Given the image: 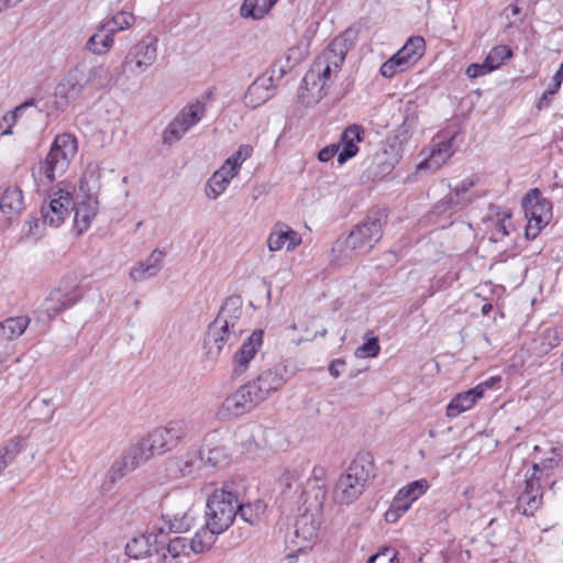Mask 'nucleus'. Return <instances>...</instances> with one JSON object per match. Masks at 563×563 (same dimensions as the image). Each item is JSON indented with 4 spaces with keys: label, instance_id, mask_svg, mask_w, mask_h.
Listing matches in <instances>:
<instances>
[{
    "label": "nucleus",
    "instance_id": "nucleus-1",
    "mask_svg": "<svg viewBox=\"0 0 563 563\" xmlns=\"http://www.w3.org/2000/svg\"><path fill=\"white\" fill-rule=\"evenodd\" d=\"M360 30L351 26L334 37L328 47L317 57L303 78V82L316 89V98L321 99L341 71L347 52L358 38Z\"/></svg>",
    "mask_w": 563,
    "mask_h": 563
},
{
    "label": "nucleus",
    "instance_id": "nucleus-2",
    "mask_svg": "<svg viewBox=\"0 0 563 563\" xmlns=\"http://www.w3.org/2000/svg\"><path fill=\"white\" fill-rule=\"evenodd\" d=\"M374 476V464L368 456L358 455L349 465L335 485L333 498L339 504L349 505L364 492L367 482Z\"/></svg>",
    "mask_w": 563,
    "mask_h": 563
},
{
    "label": "nucleus",
    "instance_id": "nucleus-3",
    "mask_svg": "<svg viewBox=\"0 0 563 563\" xmlns=\"http://www.w3.org/2000/svg\"><path fill=\"white\" fill-rule=\"evenodd\" d=\"M111 81V69L103 63L92 66L78 64L69 70L66 78L57 86L56 93L66 99H71L78 96L86 87L102 88Z\"/></svg>",
    "mask_w": 563,
    "mask_h": 563
},
{
    "label": "nucleus",
    "instance_id": "nucleus-4",
    "mask_svg": "<svg viewBox=\"0 0 563 563\" xmlns=\"http://www.w3.org/2000/svg\"><path fill=\"white\" fill-rule=\"evenodd\" d=\"M195 426L187 420H172L164 427L152 430L146 438L139 441V445L150 460L170 451L179 441L194 434Z\"/></svg>",
    "mask_w": 563,
    "mask_h": 563
},
{
    "label": "nucleus",
    "instance_id": "nucleus-5",
    "mask_svg": "<svg viewBox=\"0 0 563 563\" xmlns=\"http://www.w3.org/2000/svg\"><path fill=\"white\" fill-rule=\"evenodd\" d=\"M238 497L228 487L217 488L207 500L206 518L214 532H224L236 517Z\"/></svg>",
    "mask_w": 563,
    "mask_h": 563
},
{
    "label": "nucleus",
    "instance_id": "nucleus-6",
    "mask_svg": "<svg viewBox=\"0 0 563 563\" xmlns=\"http://www.w3.org/2000/svg\"><path fill=\"white\" fill-rule=\"evenodd\" d=\"M77 151L78 144L75 136L68 133L57 135L45 161L41 165L42 173L49 181H53L68 169Z\"/></svg>",
    "mask_w": 563,
    "mask_h": 563
},
{
    "label": "nucleus",
    "instance_id": "nucleus-7",
    "mask_svg": "<svg viewBox=\"0 0 563 563\" xmlns=\"http://www.w3.org/2000/svg\"><path fill=\"white\" fill-rule=\"evenodd\" d=\"M158 37L147 33L137 41L125 55L122 63L123 73L140 76L151 68L157 59Z\"/></svg>",
    "mask_w": 563,
    "mask_h": 563
},
{
    "label": "nucleus",
    "instance_id": "nucleus-8",
    "mask_svg": "<svg viewBox=\"0 0 563 563\" xmlns=\"http://www.w3.org/2000/svg\"><path fill=\"white\" fill-rule=\"evenodd\" d=\"M206 115V104L199 100L186 104L163 131V143L173 145L180 141L188 131L196 126Z\"/></svg>",
    "mask_w": 563,
    "mask_h": 563
},
{
    "label": "nucleus",
    "instance_id": "nucleus-9",
    "mask_svg": "<svg viewBox=\"0 0 563 563\" xmlns=\"http://www.w3.org/2000/svg\"><path fill=\"white\" fill-rule=\"evenodd\" d=\"M522 208L528 222L526 235L534 239L541 229L550 222L552 206L538 189H532L523 198Z\"/></svg>",
    "mask_w": 563,
    "mask_h": 563
},
{
    "label": "nucleus",
    "instance_id": "nucleus-10",
    "mask_svg": "<svg viewBox=\"0 0 563 563\" xmlns=\"http://www.w3.org/2000/svg\"><path fill=\"white\" fill-rule=\"evenodd\" d=\"M285 372L286 368L282 365L265 368L253 379L246 382L244 386L260 406L284 386L286 383Z\"/></svg>",
    "mask_w": 563,
    "mask_h": 563
},
{
    "label": "nucleus",
    "instance_id": "nucleus-11",
    "mask_svg": "<svg viewBox=\"0 0 563 563\" xmlns=\"http://www.w3.org/2000/svg\"><path fill=\"white\" fill-rule=\"evenodd\" d=\"M75 202L73 191L67 187L54 188L48 199L41 207V214L44 224L58 228L70 214Z\"/></svg>",
    "mask_w": 563,
    "mask_h": 563
},
{
    "label": "nucleus",
    "instance_id": "nucleus-12",
    "mask_svg": "<svg viewBox=\"0 0 563 563\" xmlns=\"http://www.w3.org/2000/svg\"><path fill=\"white\" fill-rule=\"evenodd\" d=\"M426 43L423 37H410L405 45L387 59L379 68L385 78H391L398 73L410 68L424 53Z\"/></svg>",
    "mask_w": 563,
    "mask_h": 563
},
{
    "label": "nucleus",
    "instance_id": "nucleus-13",
    "mask_svg": "<svg viewBox=\"0 0 563 563\" xmlns=\"http://www.w3.org/2000/svg\"><path fill=\"white\" fill-rule=\"evenodd\" d=\"M383 235L380 219H367L356 225L345 240V247L350 255H363L368 253Z\"/></svg>",
    "mask_w": 563,
    "mask_h": 563
},
{
    "label": "nucleus",
    "instance_id": "nucleus-14",
    "mask_svg": "<svg viewBox=\"0 0 563 563\" xmlns=\"http://www.w3.org/2000/svg\"><path fill=\"white\" fill-rule=\"evenodd\" d=\"M428 489L429 483L424 478L413 481L401 487L385 512V520L389 523L397 522Z\"/></svg>",
    "mask_w": 563,
    "mask_h": 563
},
{
    "label": "nucleus",
    "instance_id": "nucleus-15",
    "mask_svg": "<svg viewBox=\"0 0 563 563\" xmlns=\"http://www.w3.org/2000/svg\"><path fill=\"white\" fill-rule=\"evenodd\" d=\"M242 316L243 308L240 298H228L218 316L210 324L239 341L240 336L245 331V323Z\"/></svg>",
    "mask_w": 563,
    "mask_h": 563
},
{
    "label": "nucleus",
    "instance_id": "nucleus-16",
    "mask_svg": "<svg viewBox=\"0 0 563 563\" xmlns=\"http://www.w3.org/2000/svg\"><path fill=\"white\" fill-rule=\"evenodd\" d=\"M258 405L243 384L223 399L217 410V416L220 420L236 419L251 412Z\"/></svg>",
    "mask_w": 563,
    "mask_h": 563
},
{
    "label": "nucleus",
    "instance_id": "nucleus-17",
    "mask_svg": "<svg viewBox=\"0 0 563 563\" xmlns=\"http://www.w3.org/2000/svg\"><path fill=\"white\" fill-rule=\"evenodd\" d=\"M165 528L152 526L144 533L134 537L125 544V554L132 559H143L153 552L158 553L163 544Z\"/></svg>",
    "mask_w": 563,
    "mask_h": 563
},
{
    "label": "nucleus",
    "instance_id": "nucleus-18",
    "mask_svg": "<svg viewBox=\"0 0 563 563\" xmlns=\"http://www.w3.org/2000/svg\"><path fill=\"white\" fill-rule=\"evenodd\" d=\"M263 330L253 331L232 356V373L243 375L263 345Z\"/></svg>",
    "mask_w": 563,
    "mask_h": 563
},
{
    "label": "nucleus",
    "instance_id": "nucleus-19",
    "mask_svg": "<svg viewBox=\"0 0 563 563\" xmlns=\"http://www.w3.org/2000/svg\"><path fill=\"white\" fill-rule=\"evenodd\" d=\"M146 461H148L147 456L139 443H136L129 448L119 459L112 463L107 473V477L111 484H114Z\"/></svg>",
    "mask_w": 563,
    "mask_h": 563
},
{
    "label": "nucleus",
    "instance_id": "nucleus-20",
    "mask_svg": "<svg viewBox=\"0 0 563 563\" xmlns=\"http://www.w3.org/2000/svg\"><path fill=\"white\" fill-rule=\"evenodd\" d=\"M302 242L299 232L295 231L284 222H277L268 233L266 244L271 252H286L295 251Z\"/></svg>",
    "mask_w": 563,
    "mask_h": 563
},
{
    "label": "nucleus",
    "instance_id": "nucleus-21",
    "mask_svg": "<svg viewBox=\"0 0 563 563\" xmlns=\"http://www.w3.org/2000/svg\"><path fill=\"white\" fill-rule=\"evenodd\" d=\"M200 457L205 459V465L211 467H220L228 463L229 455L219 431H211L205 435L200 446Z\"/></svg>",
    "mask_w": 563,
    "mask_h": 563
},
{
    "label": "nucleus",
    "instance_id": "nucleus-22",
    "mask_svg": "<svg viewBox=\"0 0 563 563\" xmlns=\"http://www.w3.org/2000/svg\"><path fill=\"white\" fill-rule=\"evenodd\" d=\"M484 222L489 232V240L493 242L503 241L514 230L510 212L498 207L489 208V213L484 219Z\"/></svg>",
    "mask_w": 563,
    "mask_h": 563
},
{
    "label": "nucleus",
    "instance_id": "nucleus-23",
    "mask_svg": "<svg viewBox=\"0 0 563 563\" xmlns=\"http://www.w3.org/2000/svg\"><path fill=\"white\" fill-rule=\"evenodd\" d=\"M238 340L224 333L222 330L209 324L203 339V358L209 363H216L225 345H232Z\"/></svg>",
    "mask_w": 563,
    "mask_h": 563
},
{
    "label": "nucleus",
    "instance_id": "nucleus-24",
    "mask_svg": "<svg viewBox=\"0 0 563 563\" xmlns=\"http://www.w3.org/2000/svg\"><path fill=\"white\" fill-rule=\"evenodd\" d=\"M164 258L165 252L158 249L154 250L145 261L133 264L129 272L130 279L139 283L157 276L163 267Z\"/></svg>",
    "mask_w": 563,
    "mask_h": 563
},
{
    "label": "nucleus",
    "instance_id": "nucleus-25",
    "mask_svg": "<svg viewBox=\"0 0 563 563\" xmlns=\"http://www.w3.org/2000/svg\"><path fill=\"white\" fill-rule=\"evenodd\" d=\"M196 516L192 511L191 506L188 501L185 503L184 507L172 514L162 516V525L157 527L165 528V534L168 532L183 533L187 532L195 523Z\"/></svg>",
    "mask_w": 563,
    "mask_h": 563
},
{
    "label": "nucleus",
    "instance_id": "nucleus-26",
    "mask_svg": "<svg viewBox=\"0 0 563 563\" xmlns=\"http://www.w3.org/2000/svg\"><path fill=\"white\" fill-rule=\"evenodd\" d=\"M318 537V526L312 515H302L295 522L292 543L298 551L310 549Z\"/></svg>",
    "mask_w": 563,
    "mask_h": 563
},
{
    "label": "nucleus",
    "instance_id": "nucleus-27",
    "mask_svg": "<svg viewBox=\"0 0 563 563\" xmlns=\"http://www.w3.org/2000/svg\"><path fill=\"white\" fill-rule=\"evenodd\" d=\"M453 153V139L433 142L428 156L418 165V170L435 172L451 158Z\"/></svg>",
    "mask_w": 563,
    "mask_h": 563
},
{
    "label": "nucleus",
    "instance_id": "nucleus-28",
    "mask_svg": "<svg viewBox=\"0 0 563 563\" xmlns=\"http://www.w3.org/2000/svg\"><path fill=\"white\" fill-rule=\"evenodd\" d=\"M364 130L357 124L347 126L341 134L340 142L335 143L340 146L338 162L343 165L358 153V144L363 140Z\"/></svg>",
    "mask_w": 563,
    "mask_h": 563
},
{
    "label": "nucleus",
    "instance_id": "nucleus-29",
    "mask_svg": "<svg viewBox=\"0 0 563 563\" xmlns=\"http://www.w3.org/2000/svg\"><path fill=\"white\" fill-rule=\"evenodd\" d=\"M542 504V490L538 478L531 477L526 482L525 490L517 500V509L526 516H532Z\"/></svg>",
    "mask_w": 563,
    "mask_h": 563
},
{
    "label": "nucleus",
    "instance_id": "nucleus-30",
    "mask_svg": "<svg viewBox=\"0 0 563 563\" xmlns=\"http://www.w3.org/2000/svg\"><path fill=\"white\" fill-rule=\"evenodd\" d=\"M98 199L85 197H81V200L77 203L76 208L74 207L73 210H75V217L73 230L76 235H81L90 228L98 213Z\"/></svg>",
    "mask_w": 563,
    "mask_h": 563
},
{
    "label": "nucleus",
    "instance_id": "nucleus-31",
    "mask_svg": "<svg viewBox=\"0 0 563 563\" xmlns=\"http://www.w3.org/2000/svg\"><path fill=\"white\" fill-rule=\"evenodd\" d=\"M159 563H187L190 556L189 540L175 537L159 547Z\"/></svg>",
    "mask_w": 563,
    "mask_h": 563
},
{
    "label": "nucleus",
    "instance_id": "nucleus-32",
    "mask_svg": "<svg viewBox=\"0 0 563 563\" xmlns=\"http://www.w3.org/2000/svg\"><path fill=\"white\" fill-rule=\"evenodd\" d=\"M236 176L228 168L221 165L206 181L203 194L209 200H217L229 188L231 181Z\"/></svg>",
    "mask_w": 563,
    "mask_h": 563
},
{
    "label": "nucleus",
    "instance_id": "nucleus-33",
    "mask_svg": "<svg viewBox=\"0 0 563 563\" xmlns=\"http://www.w3.org/2000/svg\"><path fill=\"white\" fill-rule=\"evenodd\" d=\"M484 385H477L472 389L457 394L446 406V416L450 418L472 409L483 398Z\"/></svg>",
    "mask_w": 563,
    "mask_h": 563
},
{
    "label": "nucleus",
    "instance_id": "nucleus-34",
    "mask_svg": "<svg viewBox=\"0 0 563 563\" xmlns=\"http://www.w3.org/2000/svg\"><path fill=\"white\" fill-rule=\"evenodd\" d=\"M24 209L23 192L18 186H9L0 196V211L8 219L20 217Z\"/></svg>",
    "mask_w": 563,
    "mask_h": 563
},
{
    "label": "nucleus",
    "instance_id": "nucleus-35",
    "mask_svg": "<svg viewBox=\"0 0 563 563\" xmlns=\"http://www.w3.org/2000/svg\"><path fill=\"white\" fill-rule=\"evenodd\" d=\"M31 319L27 316L9 317L0 322V345L18 340L26 331Z\"/></svg>",
    "mask_w": 563,
    "mask_h": 563
},
{
    "label": "nucleus",
    "instance_id": "nucleus-36",
    "mask_svg": "<svg viewBox=\"0 0 563 563\" xmlns=\"http://www.w3.org/2000/svg\"><path fill=\"white\" fill-rule=\"evenodd\" d=\"M101 188V168L96 163L88 164L79 185V195L85 198H96Z\"/></svg>",
    "mask_w": 563,
    "mask_h": 563
},
{
    "label": "nucleus",
    "instance_id": "nucleus-37",
    "mask_svg": "<svg viewBox=\"0 0 563 563\" xmlns=\"http://www.w3.org/2000/svg\"><path fill=\"white\" fill-rule=\"evenodd\" d=\"M78 300V296L73 292H64L60 289H54L45 299L44 307L48 317H55L65 309L74 306Z\"/></svg>",
    "mask_w": 563,
    "mask_h": 563
},
{
    "label": "nucleus",
    "instance_id": "nucleus-38",
    "mask_svg": "<svg viewBox=\"0 0 563 563\" xmlns=\"http://www.w3.org/2000/svg\"><path fill=\"white\" fill-rule=\"evenodd\" d=\"M113 46V32L100 31L97 27V32L89 36L86 41L84 49L96 56H104L112 49Z\"/></svg>",
    "mask_w": 563,
    "mask_h": 563
},
{
    "label": "nucleus",
    "instance_id": "nucleus-39",
    "mask_svg": "<svg viewBox=\"0 0 563 563\" xmlns=\"http://www.w3.org/2000/svg\"><path fill=\"white\" fill-rule=\"evenodd\" d=\"M547 446V449L541 445L533 446V452L543 454L540 462L533 464L534 471H550L559 466L562 459L561 448L552 443H548Z\"/></svg>",
    "mask_w": 563,
    "mask_h": 563
},
{
    "label": "nucleus",
    "instance_id": "nucleus-40",
    "mask_svg": "<svg viewBox=\"0 0 563 563\" xmlns=\"http://www.w3.org/2000/svg\"><path fill=\"white\" fill-rule=\"evenodd\" d=\"M136 21L133 13L120 11L113 14L109 20L102 21L98 24L100 31L113 32V37L117 33L131 29Z\"/></svg>",
    "mask_w": 563,
    "mask_h": 563
},
{
    "label": "nucleus",
    "instance_id": "nucleus-41",
    "mask_svg": "<svg viewBox=\"0 0 563 563\" xmlns=\"http://www.w3.org/2000/svg\"><path fill=\"white\" fill-rule=\"evenodd\" d=\"M272 97L267 80L254 81L244 95V103L250 108H257Z\"/></svg>",
    "mask_w": 563,
    "mask_h": 563
},
{
    "label": "nucleus",
    "instance_id": "nucleus-42",
    "mask_svg": "<svg viewBox=\"0 0 563 563\" xmlns=\"http://www.w3.org/2000/svg\"><path fill=\"white\" fill-rule=\"evenodd\" d=\"M221 532H214L213 529L206 523V527L199 529L189 541L190 553L199 554L209 550L216 542L217 536Z\"/></svg>",
    "mask_w": 563,
    "mask_h": 563
},
{
    "label": "nucleus",
    "instance_id": "nucleus-43",
    "mask_svg": "<svg viewBox=\"0 0 563 563\" xmlns=\"http://www.w3.org/2000/svg\"><path fill=\"white\" fill-rule=\"evenodd\" d=\"M277 0H244L241 15L255 20L262 19L274 7Z\"/></svg>",
    "mask_w": 563,
    "mask_h": 563
},
{
    "label": "nucleus",
    "instance_id": "nucleus-44",
    "mask_svg": "<svg viewBox=\"0 0 563 563\" xmlns=\"http://www.w3.org/2000/svg\"><path fill=\"white\" fill-rule=\"evenodd\" d=\"M265 510L266 505L262 500H255L254 503L244 505L238 504L236 515H239L243 521L254 526L260 522Z\"/></svg>",
    "mask_w": 563,
    "mask_h": 563
},
{
    "label": "nucleus",
    "instance_id": "nucleus-45",
    "mask_svg": "<svg viewBox=\"0 0 563 563\" xmlns=\"http://www.w3.org/2000/svg\"><path fill=\"white\" fill-rule=\"evenodd\" d=\"M253 154V146L250 144H241L239 148L230 155L222 164L235 176L239 175L243 163L249 159Z\"/></svg>",
    "mask_w": 563,
    "mask_h": 563
},
{
    "label": "nucleus",
    "instance_id": "nucleus-46",
    "mask_svg": "<svg viewBox=\"0 0 563 563\" xmlns=\"http://www.w3.org/2000/svg\"><path fill=\"white\" fill-rule=\"evenodd\" d=\"M474 181L470 178L463 179L453 187L455 199L450 198L448 201H441L437 205V209L440 211H446L448 208L453 206H460L463 203V195H465L472 187Z\"/></svg>",
    "mask_w": 563,
    "mask_h": 563
},
{
    "label": "nucleus",
    "instance_id": "nucleus-47",
    "mask_svg": "<svg viewBox=\"0 0 563 563\" xmlns=\"http://www.w3.org/2000/svg\"><path fill=\"white\" fill-rule=\"evenodd\" d=\"M512 49L508 45H497L493 47L486 56V62L494 71L498 69L506 60L512 57Z\"/></svg>",
    "mask_w": 563,
    "mask_h": 563
},
{
    "label": "nucleus",
    "instance_id": "nucleus-48",
    "mask_svg": "<svg viewBox=\"0 0 563 563\" xmlns=\"http://www.w3.org/2000/svg\"><path fill=\"white\" fill-rule=\"evenodd\" d=\"M20 449V441L11 440L0 450V474L13 462Z\"/></svg>",
    "mask_w": 563,
    "mask_h": 563
},
{
    "label": "nucleus",
    "instance_id": "nucleus-49",
    "mask_svg": "<svg viewBox=\"0 0 563 563\" xmlns=\"http://www.w3.org/2000/svg\"><path fill=\"white\" fill-rule=\"evenodd\" d=\"M563 340V328L562 327H554L547 329L542 334V350L544 352H548L556 346L560 345V343Z\"/></svg>",
    "mask_w": 563,
    "mask_h": 563
},
{
    "label": "nucleus",
    "instance_id": "nucleus-50",
    "mask_svg": "<svg viewBox=\"0 0 563 563\" xmlns=\"http://www.w3.org/2000/svg\"><path fill=\"white\" fill-rule=\"evenodd\" d=\"M380 346L376 336L368 338L364 344L358 346L354 355L357 358L376 357L379 354Z\"/></svg>",
    "mask_w": 563,
    "mask_h": 563
},
{
    "label": "nucleus",
    "instance_id": "nucleus-51",
    "mask_svg": "<svg viewBox=\"0 0 563 563\" xmlns=\"http://www.w3.org/2000/svg\"><path fill=\"white\" fill-rule=\"evenodd\" d=\"M201 465H205V459L200 457V449L197 451H190L186 454L184 464L180 466V470L184 474H189L194 470L199 468Z\"/></svg>",
    "mask_w": 563,
    "mask_h": 563
},
{
    "label": "nucleus",
    "instance_id": "nucleus-52",
    "mask_svg": "<svg viewBox=\"0 0 563 563\" xmlns=\"http://www.w3.org/2000/svg\"><path fill=\"white\" fill-rule=\"evenodd\" d=\"M33 107V101H25L24 103L16 107L12 112H8L3 115L2 120L8 124L13 126L15 124L19 117L23 114L24 111Z\"/></svg>",
    "mask_w": 563,
    "mask_h": 563
},
{
    "label": "nucleus",
    "instance_id": "nucleus-53",
    "mask_svg": "<svg viewBox=\"0 0 563 563\" xmlns=\"http://www.w3.org/2000/svg\"><path fill=\"white\" fill-rule=\"evenodd\" d=\"M492 71L493 70L490 69L489 65L487 64V62L485 59L484 63H482V64L474 63V64L468 65L465 74L470 78H477L481 76H485Z\"/></svg>",
    "mask_w": 563,
    "mask_h": 563
},
{
    "label": "nucleus",
    "instance_id": "nucleus-54",
    "mask_svg": "<svg viewBox=\"0 0 563 563\" xmlns=\"http://www.w3.org/2000/svg\"><path fill=\"white\" fill-rule=\"evenodd\" d=\"M368 563H398L396 553L393 550H384L372 556Z\"/></svg>",
    "mask_w": 563,
    "mask_h": 563
},
{
    "label": "nucleus",
    "instance_id": "nucleus-55",
    "mask_svg": "<svg viewBox=\"0 0 563 563\" xmlns=\"http://www.w3.org/2000/svg\"><path fill=\"white\" fill-rule=\"evenodd\" d=\"M339 150H340V146L336 145V144H330L325 147H323L319 154H318V159L320 162H329L331 158H333L335 155L339 156Z\"/></svg>",
    "mask_w": 563,
    "mask_h": 563
},
{
    "label": "nucleus",
    "instance_id": "nucleus-56",
    "mask_svg": "<svg viewBox=\"0 0 563 563\" xmlns=\"http://www.w3.org/2000/svg\"><path fill=\"white\" fill-rule=\"evenodd\" d=\"M286 58L289 63V67H292L305 58V52L299 46L290 47L286 54Z\"/></svg>",
    "mask_w": 563,
    "mask_h": 563
},
{
    "label": "nucleus",
    "instance_id": "nucleus-57",
    "mask_svg": "<svg viewBox=\"0 0 563 563\" xmlns=\"http://www.w3.org/2000/svg\"><path fill=\"white\" fill-rule=\"evenodd\" d=\"M344 366V362L342 360H334L331 362L329 366L330 375L333 378H338L341 375V368Z\"/></svg>",
    "mask_w": 563,
    "mask_h": 563
},
{
    "label": "nucleus",
    "instance_id": "nucleus-58",
    "mask_svg": "<svg viewBox=\"0 0 563 563\" xmlns=\"http://www.w3.org/2000/svg\"><path fill=\"white\" fill-rule=\"evenodd\" d=\"M520 12V9H519V5L517 3H514V4H510L509 7L506 8L505 10V13H506V16L509 18L510 14L512 16H516L518 15Z\"/></svg>",
    "mask_w": 563,
    "mask_h": 563
},
{
    "label": "nucleus",
    "instance_id": "nucleus-59",
    "mask_svg": "<svg viewBox=\"0 0 563 563\" xmlns=\"http://www.w3.org/2000/svg\"><path fill=\"white\" fill-rule=\"evenodd\" d=\"M494 382H495V378H489V379H487V380H485V382L479 384V385H484L483 395L485 394L487 388L493 386Z\"/></svg>",
    "mask_w": 563,
    "mask_h": 563
},
{
    "label": "nucleus",
    "instance_id": "nucleus-60",
    "mask_svg": "<svg viewBox=\"0 0 563 563\" xmlns=\"http://www.w3.org/2000/svg\"><path fill=\"white\" fill-rule=\"evenodd\" d=\"M8 8H10V7H9V4H8L7 0H0V13H1L3 10L8 9Z\"/></svg>",
    "mask_w": 563,
    "mask_h": 563
},
{
    "label": "nucleus",
    "instance_id": "nucleus-61",
    "mask_svg": "<svg viewBox=\"0 0 563 563\" xmlns=\"http://www.w3.org/2000/svg\"><path fill=\"white\" fill-rule=\"evenodd\" d=\"M13 132H12V126L11 125H8L5 130L2 131V134L3 135H11Z\"/></svg>",
    "mask_w": 563,
    "mask_h": 563
},
{
    "label": "nucleus",
    "instance_id": "nucleus-62",
    "mask_svg": "<svg viewBox=\"0 0 563 563\" xmlns=\"http://www.w3.org/2000/svg\"><path fill=\"white\" fill-rule=\"evenodd\" d=\"M22 0H7L9 7H14L19 2H21Z\"/></svg>",
    "mask_w": 563,
    "mask_h": 563
},
{
    "label": "nucleus",
    "instance_id": "nucleus-63",
    "mask_svg": "<svg viewBox=\"0 0 563 563\" xmlns=\"http://www.w3.org/2000/svg\"><path fill=\"white\" fill-rule=\"evenodd\" d=\"M492 309V306L490 305H484L483 308H482V311L484 313H487L489 310Z\"/></svg>",
    "mask_w": 563,
    "mask_h": 563
},
{
    "label": "nucleus",
    "instance_id": "nucleus-64",
    "mask_svg": "<svg viewBox=\"0 0 563 563\" xmlns=\"http://www.w3.org/2000/svg\"><path fill=\"white\" fill-rule=\"evenodd\" d=\"M289 329L292 330V331H296L297 330V325L295 323H292V324L289 325Z\"/></svg>",
    "mask_w": 563,
    "mask_h": 563
}]
</instances>
